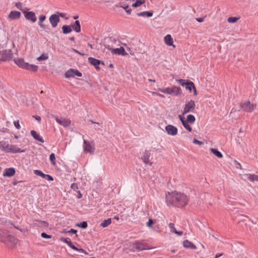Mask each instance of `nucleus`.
<instances>
[{"label": "nucleus", "mask_w": 258, "mask_h": 258, "mask_svg": "<svg viewBox=\"0 0 258 258\" xmlns=\"http://www.w3.org/2000/svg\"><path fill=\"white\" fill-rule=\"evenodd\" d=\"M189 198L183 193L174 191L166 195V201L168 204L180 207L187 204Z\"/></svg>", "instance_id": "nucleus-1"}, {"label": "nucleus", "mask_w": 258, "mask_h": 258, "mask_svg": "<svg viewBox=\"0 0 258 258\" xmlns=\"http://www.w3.org/2000/svg\"><path fill=\"white\" fill-rule=\"evenodd\" d=\"M0 149L6 153H17L25 152V150L19 148L17 145H10L4 141L0 142Z\"/></svg>", "instance_id": "nucleus-2"}, {"label": "nucleus", "mask_w": 258, "mask_h": 258, "mask_svg": "<svg viewBox=\"0 0 258 258\" xmlns=\"http://www.w3.org/2000/svg\"><path fill=\"white\" fill-rule=\"evenodd\" d=\"M14 60L15 63L22 69L33 72H36L38 70L37 66L29 64V63L25 62L22 58H19L15 59Z\"/></svg>", "instance_id": "nucleus-3"}, {"label": "nucleus", "mask_w": 258, "mask_h": 258, "mask_svg": "<svg viewBox=\"0 0 258 258\" xmlns=\"http://www.w3.org/2000/svg\"><path fill=\"white\" fill-rule=\"evenodd\" d=\"M158 90L166 94H172L178 96L181 93V89L178 87L173 86L171 88H166L164 89L159 88Z\"/></svg>", "instance_id": "nucleus-4"}, {"label": "nucleus", "mask_w": 258, "mask_h": 258, "mask_svg": "<svg viewBox=\"0 0 258 258\" xmlns=\"http://www.w3.org/2000/svg\"><path fill=\"white\" fill-rule=\"evenodd\" d=\"M83 149L85 152L93 154L95 151V144L92 141L84 140Z\"/></svg>", "instance_id": "nucleus-5"}, {"label": "nucleus", "mask_w": 258, "mask_h": 258, "mask_svg": "<svg viewBox=\"0 0 258 258\" xmlns=\"http://www.w3.org/2000/svg\"><path fill=\"white\" fill-rule=\"evenodd\" d=\"M196 108L195 102L192 100L186 102L184 104L183 110L182 111V115L188 113L193 112Z\"/></svg>", "instance_id": "nucleus-6"}, {"label": "nucleus", "mask_w": 258, "mask_h": 258, "mask_svg": "<svg viewBox=\"0 0 258 258\" xmlns=\"http://www.w3.org/2000/svg\"><path fill=\"white\" fill-rule=\"evenodd\" d=\"M132 247L138 251H142L143 250L148 249L146 245L142 241H136L132 243Z\"/></svg>", "instance_id": "nucleus-7"}, {"label": "nucleus", "mask_w": 258, "mask_h": 258, "mask_svg": "<svg viewBox=\"0 0 258 258\" xmlns=\"http://www.w3.org/2000/svg\"><path fill=\"white\" fill-rule=\"evenodd\" d=\"M241 107L245 111L250 112L255 109V106L251 104L250 101H246L241 103Z\"/></svg>", "instance_id": "nucleus-8"}, {"label": "nucleus", "mask_w": 258, "mask_h": 258, "mask_svg": "<svg viewBox=\"0 0 258 258\" xmlns=\"http://www.w3.org/2000/svg\"><path fill=\"white\" fill-rule=\"evenodd\" d=\"M82 77V74L77 70L70 69L68 70L65 73V77L67 78H73L75 76Z\"/></svg>", "instance_id": "nucleus-9"}, {"label": "nucleus", "mask_w": 258, "mask_h": 258, "mask_svg": "<svg viewBox=\"0 0 258 258\" xmlns=\"http://www.w3.org/2000/svg\"><path fill=\"white\" fill-rule=\"evenodd\" d=\"M54 118L58 124L62 125L64 127L69 126L71 123V120L67 118L60 117L59 118L56 116H54Z\"/></svg>", "instance_id": "nucleus-10"}, {"label": "nucleus", "mask_w": 258, "mask_h": 258, "mask_svg": "<svg viewBox=\"0 0 258 258\" xmlns=\"http://www.w3.org/2000/svg\"><path fill=\"white\" fill-rule=\"evenodd\" d=\"M23 13L26 19L31 21L33 23H35L36 21L37 18L33 12L27 11L26 9L25 10L23 11Z\"/></svg>", "instance_id": "nucleus-11"}, {"label": "nucleus", "mask_w": 258, "mask_h": 258, "mask_svg": "<svg viewBox=\"0 0 258 258\" xmlns=\"http://www.w3.org/2000/svg\"><path fill=\"white\" fill-rule=\"evenodd\" d=\"M6 239L7 243H5L11 246H15L18 242V240L13 235L8 234V233L7 235L6 236Z\"/></svg>", "instance_id": "nucleus-12"}, {"label": "nucleus", "mask_w": 258, "mask_h": 258, "mask_svg": "<svg viewBox=\"0 0 258 258\" xmlns=\"http://www.w3.org/2000/svg\"><path fill=\"white\" fill-rule=\"evenodd\" d=\"M165 131L170 136H174L177 134L178 129L176 127L171 124H168L165 127Z\"/></svg>", "instance_id": "nucleus-13"}, {"label": "nucleus", "mask_w": 258, "mask_h": 258, "mask_svg": "<svg viewBox=\"0 0 258 258\" xmlns=\"http://www.w3.org/2000/svg\"><path fill=\"white\" fill-rule=\"evenodd\" d=\"M49 22L53 28H55L59 22V15L57 14H52L49 18Z\"/></svg>", "instance_id": "nucleus-14"}, {"label": "nucleus", "mask_w": 258, "mask_h": 258, "mask_svg": "<svg viewBox=\"0 0 258 258\" xmlns=\"http://www.w3.org/2000/svg\"><path fill=\"white\" fill-rule=\"evenodd\" d=\"M112 54L121 55L123 56L127 55V53L125 51L123 47H120L117 48H109Z\"/></svg>", "instance_id": "nucleus-15"}, {"label": "nucleus", "mask_w": 258, "mask_h": 258, "mask_svg": "<svg viewBox=\"0 0 258 258\" xmlns=\"http://www.w3.org/2000/svg\"><path fill=\"white\" fill-rule=\"evenodd\" d=\"M178 118L182 123V125L187 130L188 132H191L192 130V127L190 126V124L186 121L184 116L182 115H179Z\"/></svg>", "instance_id": "nucleus-16"}, {"label": "nucleus", "mask_w": 258, "mask_h": 258, "mask_svg": "<svg viewBox=\"0 0 258 258\" xmlns=\"http://www.w3.org/2000/svg\"><path fill=\"white\" fill-rule=\"evenodd\" d=\"M34 173L35 174L40 176L43 178H45L49 181L53 180V177L49 174H45L43 173L41 170H34Z\"/></svg>", "instance_id": "nucleus-17"}, {"label": "nucleus", "mask_w": 258, "mask_h": 258, "mask_svg": "<svg viewBox=\"0 0 258 258\" xmlns=\"http://www.w3.org/2000/svg\"><path fill=\"white\" fill-rule=\"evenodd\" d=\"M10 57V53L7 50L0 51V61H6Z\"/></svg>", "instance_id": "nucleus-18"}, {"label": "nucleus", "mask_w": 258, "mask_h": 258, "mask_svg": "<svg viewBox=\"0 0 258 258\" xmlns=\"http://www.w3.org/2000/svg\"><path fill=\"white\" fill-rule=\"evenodd\" d=\"M21 16V13L17 11H11L9 16L8 18L10 20H16L19 19Z\"/></svg>", "instance_id": "nucleus-19"}, {"label": "nucleus", "mask_w": 258, "mask_h": 258, "mask_svg": "<svg viewBox=\"0 0 258 258\" xmlns=\"http://www.w3.org/2000/svg\"><path fill=\"white\" fill-rule=\"evenodd\" d=\"M151 156V153L149 151L146 150L143 153V155L142 157V159L145 164L150 163L151 165V163H150L149 158Z\"/></svg>", "instance_id": "nucleus-20"}, {"label": "nucleus", "mask_w": 258, "mask_h": 258, "mask_svg": "<svg viewBox=\"0 0 258 258\" xmlns=\"http://www.w3.org/2000/svg\"><path fill=\"white\" fill-rule=\"evenodd\" d=\"M183 245L186 248L191 249H196L197 248V246L193 243L188 240H185L183 241Z\"/></svg>", "instance_id": "nucleus-21"}, {"label": "nucleus", "mask_w": 258, "mask_h": 258, "mask_svg": "<svg viewBox=\"0 0 258 258\" xmlns=\"http://www.w3.org/2000/svg\"><path fill=\"white\" fill-rule=\"evenodd\" d=\"M15 173V170L14 168H9L5 169L4 173V176L11 177L13 176Z\"/></svg>", "instance_id": "nucleus-22"}, {"label": "nucleus", "mask_w": 258, "mask_h": 258, "mask_svg": "<svg viewBox=\"0 0 258 258\" xmlns=\"http://www.w3.org/2000/svg\"><path fill=\"white\" fill-rule=\"evenodd\" d=\"M164 42L168 46H172L174 47H175L173 44V38L169 34H168L164 37Z\"/></svg>", "instance_id": "nucleus-23"}, {"label": "nucleus", "mask_w": 258, "mask_h": 258, "mask_svg": "<svg viewBox=\"0 0 258 258\" xmlns=\"http://www.w3.org/2000/svg\"><path fill=\"white\" fill-rule=\"evenodd\" d=\"M89 62L92 65H93L95 68L97 70L99 69V65L100 63V61L98 59L93 57L88 58Z\"/></svg>", "instance_id": "nucleus-24"}, {"label": "nucleus", "mask_w": 258, "mask_h": 258, "mask_svg": "<svg viewBox=\"0 0 258 258\" xmlns=\"http://www.w3.org/2000/svg\"><path fill=\"white\" fill-rule=\"evenodd\" d=\"M186 89L189 90V91H191L192 89L194 91V95H196L197 94L196 87L192 82H187L186 87Z\"/></svg>", "instance_id": "nucleus-25"}, {"label": "nucleus", "mask_w": 258, "mask_h": 258, "mask_svg": "<svg viewBox=\"0 0 258 258\" xmlns=\"http://www.w3.org/2000/svg\"><path fill=\"white\" fill-rule=\"evenodd\" d=\"M244 176L248 180L251 182L257 181L258 179V175L254 174H246Z\"/></svg>", "instance_id": "nucleus-26"}, {"label": "nucleus", "mask_w": 258, "mask_h": 258, "mask_svg": "<svg viewBox=\"0 0 258 258\" xmlns=\"http://www.w3.org/2000/svg\"><path fill=\"white\" fill-rule=\"evenodd\" d=\"M31 135L35 140H38L42 143L44 142L43 139L39 136V134H37L36 131L34 130L31 131Z\"/></svg>", "instance_id": "nucleus-27"}, {"label": "nucleus", "mask_w": 258, "mask_h": 258, "mask_svg": "<svg viewBox=\"0 0 258 258\" xmlns=\"http://www.w3.org/2000/svg\"><path fill=\"white\" fill-rule=\"evenodd\" d=\"M169 227L170 229L171 232L174 233L179 236H181L182 234V231H178L176 230V228L174 227V224L170 223L169 224Z\"/></svg>", "instance_id": "nucleus-28"}, {"label": "nucleus", "mask_w": 258, "mask_h": 258, "mask_svg": "<svg viewBox=\"0 0 258 258\" xmlns=\"http://www.w3.org/2000/svg\"><path fill=\"white\" fill-rule=\"evenodd\" d=\"M7 235V232L6 231L0 230V241L3 243H7L6 236Z\"/></svg>", "instance_id": "nucleus-29"}, {"label": "nucleus", "mask_w": 258, "mask_h": 258, "mask_svg": "<svg viewBox=\"0 0 258 258\" xmlns=\"http://www.w3.org/2000/svg\"><path fill=\"white\" fill-rule=\"evenodd\" d=\"M72 27L76 32L78 33L81 31V26L79 21H76L75 24L72 26Z\"/></svg>", "instance_id": "nucleus-30"}, {"label": "nucleus", "mask_w": 258, "mask_h": 258, "mask_svg": "<svg viewBox=\"0 0 258 258\" xmlns=\"http://www.w3.org/2000/svg\"><path fill=\"white\" fill-rule=\"evenodd\" d=\"M210 150L212 153L216 156L217 157L219 158H221L223 157L222 154L220 152L218 151V150H217L216 149L211 148Z\"/></svg>", "instance_id": "nucleus-31"}, {"label": "nucleus", "mask_w": 258, "mask_h": 258, "mask_svg": "<svg viewBox=\"0 0 258 258\" xmlns=\"http://www.w3.org/2000/svg\"><path fill=\"white\" fill-rule=\"evenodd\" d=\"M62 30L64 34H68L71 32L72 31V26L69 25H63L62 27Z\"/></svg>", "instance_id": "nucleus-32"}, {"label": "nucleus", "mask_w": 258, "mask_h": 258, "mask_svg": "<svg viewBox=\"0 0 258 258\" xmlns=\"http://www.w3.org/2000/svg\"><path fill=\"white\" fill-rule=\"evenodd\" d=\"M185 121L189 122L190 124H192L196 121V118L194 115L192 114H188L187 116Z\"/></svg>", "instance_id": "nucleus-33"}, {"label": "nucleus", "mask_w": 258, "mask_h": 258, "mask_svg": "<svg viewBox=\"0 0 258 258\" xmlns=\"http://www.w3.org/2000/svg\"><path fill=\"white\" fill-rule=\"evenodd\" d=\"M60 240L62 242L67 244L72 249H76V246L72 244V242L71 241L68 240L67 239L64 238H61Z\"/></svg>", "instance_id": "nucleus-34"}, {"label": "nucleus", "mask_w": 258, "mask_h": 258, "mask_svg": "<svg viewBox=\"0 0 258 258\" xmlns=\"http://www.w3.org/2000/svg\"><path fill=\"white\" fill-rule=\"evenodd\" d=\"M46 19V16L41 15L39 17V25L41 28H45V26L42 24L44 21Z\"/></svg>", "instance_id": "nucleus-35"}, {"label": "nucleus", "mask_w": 258, "mask_h": 258, "mask_svg": "<svg viewBox=\"0 0 258 258\" xmlns=\"http://www.w3.org/2000/svg\"><path fill=\"white\" fill-rule=\"evenodd\" d=\"M139 16L150 17L153 16V13L149 11L142 12L138 14Z\"/></svg>", "instance_id": "nucleus-36"}, {"label": "nucleus", "mask_w": 258, "mask_h": 258, "mask_svg": "<svg viewBox=\"0 0 258 258\" xmlns=\"http://www.w3.org/2000/svg\"><path fill=\"white\" fill-rule=\"evenodd\" d=\"M145 2L146 0H137L135 3L133 4L132 7L134 8H137L145 4Z\"/></svg>", "instance_id": "nucleus-37"}, {"label": "nucleus", "mask_w": 258, "mask_h": 258, "mask_svg": "<svg viewBox=\"0 0 258 258\" xmlns=\"http://www.w3.org/2000/svg\"><path fill=\"white\" fill-rule=\"evenodd\" d=\"M111 223V219L109 218L106 220H104L101 224L100 225L102 227H106L108 225H109Z\"/></svg>", "instance_id": "nucleus-38"}, {"label": "nucleus", "mask_w": 258, "mask_h": 258, "mask_svg": "<svg viewBox=\"0 0 258 258\" xmlns=\"http://www.w3.org/2000/svg\"><path fill=\"white\" fill-rule=\"evenodd\" d=\"M239 19V17H230L227 19V21L229 23H236Z\"/></svg>", "instance_id": "nucleus-39"}, {"label": "nucleus", "mask_w": 258, "mask_h": 258, "mask_svg": "<svg viewBox=\"0 0 258 258\" xmlns=\"http://www.w3.org/2000/svg\"><path fill=\"white\" fill-rule=\"evenodd\" d=\"M48 56L47 54H42L39 57H37V59L38 61L44 60L47 59Z\"/></svg>", "instance_id": "nucleus-40"}, {"label": "nucleus", "mask_w": 258, "mask_h": 258, "mask_svg": "<svg viewBox=\"0 0 258 258\" xmlns=\"http://www.w3.org/2000/svg\"><path fill=\"white\" fill-rule=\"evenodd\" d=\"M49 159L51 162L52 165H55V156L54 153H52L50 154Z\"/></svg>", "instance_id": "nucleus-41"}, {"label": "nucleus", "mask_w": 258, "mask_h": 258, "mask_svg": "<svg viewBox=\"0 0 258 258\" xmlns=\"http://www.w3.org/2000/svg\"><path fill=\"white\" fill-rule=\"evenodd\" d=\"M15 6L16 7V8L17 9H18L20 10L21 11H22V12H23V10H25L26 9V8L23 9L22 5L20 2L16 3V5H15Z\"/></svg>", "instance_id": "nucleus-42"}, {"label": "nucleus", "mask_w": 258, "mask_h": 258, "mask_svg": "<svg viewBox=\"0 0 258 258\" xmlns=\"http://www.w3.org/2000/svg\"><path fill=\"white\" fill-rule=\"evenodd\" d=\"M77 225L83 228H86L87 227L88 224L86 222L84 221L83 222H81V223L78 224Z\"/></svg>", "instance_id": "nucleus-43"}, {"label": "nucleus", "mask_w": 258, "mask_h": 258, "mask_svg": "<svg viewBox=\"0 0 258 258\" xmlns=\"http://www.w3.org/2000/svg\"><path fill=\"white\" fill-rule=\"evenodd\" d=\"M154 223V222L153 221V220L151 218H150L149 219V221L147 223L146 225H147V226L149 227V228H151L152 227V225Z\"/></svg>", "instance_id": "nucleus-44"}, {"label": "nucleus", "mask_w": 258, "mask_h": 258, "mask_svg": "<svg viewBox=\"0 0 258 258\" xmlns=\"http://www.w3.org/2000/svg\"><path fill=\"white\" fill-rule=\"evenodd\" d=\"M119 7L122 8L123 9H128L129 7L128 5L125 4L123 3H119Z\"/></svg>", "instance_id": "nucleus-45"}, {"label": "nucleus", "mask_w": 258, "mask_h": 258, "mask_svg": "<svg viewBox=\"0 0 258 258\" xmlns=\"http://www.w3.org/2000/svg\"><path fill=\"white\" fill-rule=\"evenodd\" d=\"M71 187L72 189L75 191H77L78 189V186L76 183H72L71 185Z\"/></svg>", "instance_id": "nucleus-46"}, {"label": "nucleus", "mask_w": 258, "mask_h": 258, "mask_svg": "<svg viewBox=\"0 0 258 258\" xmlns=\"http://www.w3.org/2000/svg\"><path fill=\"white\" fill-rule=\"evenodd\" d=\"M177 81L178 82L179 84L182 86L186 85L187 83V82H185V80L183 79H179L177 80Z\"/></svg>", "instance_id": "nucleus-47"}, {"label": "nucleus", "mask_w": 258, "mask_h": 258, "mask_svg": "<svg viewBox=\"0 0 258 258\" xmlns=\"http://www.w3.org/2000/svg\"><path fill=\"white\" fill-rule=\"evenodd\" d=\"M14 124L17 129L19 130L21 128L19 120L14 121Z\"/></svg>", "instance_id": "nucleus-48"}, {"label": "nucleus", "mask_w": 258, "mask_h": 258, "mask_svg": "<svg viewBox=\"0 0 258 258\" xmlns=\"http://www.w3.org/2000/svg\"><path fill=\"white\" fill-rule=\"evenodd\" d=\"M41 236L42 238H50L51 237V235H48L45 232L42 233Z\"/></svg>", "instance_id": "nucleus-49"}, {"label": "nucleus", "mask_w": 258, "mask_h": 258, "mask_svg": "<svg viewBox=\"0 0 258 258\" xmlns=\"http://www.w3.org/2000/svg\"><path fill=\"white\" fill-rule=\"evenodd\" d=\"M193 143L199 145H202L203 144V143L202 142L196 139H194Z\"/></svg>", "instance_id": "nucleus-50"}, {"label": "nucleus", "mask_w": 258, "mask_h": 258, "mask_svg": "<svg viewBox=\"0 0 258 258\" xmlns=\"http://www.w3.org/2000/svg\"><path fill=\"white\" fill-rule=\"evenodd\" d=\"M74 250H77V251H78L80 252H82V253H86V252L85 251L82 249V248H78L77 247H76V249H73Z\"/></svg>", "instance_id": "nucleus-51"}, {"label": "nucleus", "mask_w": 258, "mask_h": 258, "mask_svg": "<svg viewBox=\"0 0 258 258\" xmlns=\"http://www.w3.org/2000/svg\"><path fill=\"white\" fill-rule=\"evenodd\" d=\"M196 19L199 22H203L204 21V18H198Z\"/></svg>", "instance_id": "nucleus-52"}, {"label": "nucleus", "mask_w": 258, "mask_h": 258, "mask_svg": "<svg viewBox=\"0 0 258 258\" xmlns=\"http://www.w3.org/2000/svg\"><path fill=\"white\" fill-rule=\"evenodd\" d=\"M77 231L75 229H71L69 231V232L70 233H76Z\"/></svg>", "instance_id": "nucleus-53"}, {"label": "nucleus", "mask_w": 258, "mask_h": 258, "mask_svg": "<svg viewBox=\"0 0 258 258\" xmlns=\"http://www.w3.org/2000/svg\"><path fill=\"white\" fill-rule=\"evenodd\" d=\"M34 117H35V118L37 120H38V121H40L41 120V117H40V116H34Z\"/></svg>", "instance_id": "nucleus-54"}, {"label": "nucleus", "mask_w": 258, "mask_h": 258, "mask_svg": "<svg viewBox=\"0 0 258 258\" xmlns=\"http://www.w3.org/2000/svg\"><path fill=\"white\" fill-rule=\"evenodd\" d=\"M124 10H125L127 14H131V9H129V8H128V9H124Z\"/></svg>", "instance_id": "nucleus-55"}, {"label": "nucleus", "mask_w": 258, "mask_h": 258, "mask_svg": "<svg viewBox=\"0 0 258 258\" xmlns=\"http://www.w3.org/2000/svg\"><path fill=\"white\" fill-rule=\"evenodd\" d=\"M222 253H217L215 256V258H218L221 256L222 255Z\"/></svg>", "instance_id": "nucleus-56"}, {"label": "nucleus", "mask_w": 258, "mask_h": 258, "mask_svg": "<svg viewBox=\"0 0 258 258\" xmlns=\"http://www.w3.org/2000/svg\"><path fill=\"white\" fill-rule=\"evenodd\" d=\"M57 15H59V17L60 16L61 17H64L65 16L64 13H58Z\"/></svg>", "instance_id": "nucleus-57"}, {"label": "nucleus", "mask_w": 258, "mask_h": 258, "mask_svg": "<svg viewBox=\"0 0 258 258\" xmlns=\"http://www.w3.org/2000/svg\"><path fill=\"white\" fill-rule=\"evenodd\" d=\"M152 94L154 96H158V93L155 92H152Z\"/></svg>", "instance_id": "nucleus-58"}, {"label": "nucleus", "mask_w": 258, "mask_h": 258, "mask_svg": "<svg viewBox=\"0 0 258 258\" xmlns=\"http://www.w3.org/2000/svg\"><path fill=\"white\" fill-rule=\"evenodd\" d=\"M78 194H79V196H78V198L79 199H80V198H82V194H81L80 191H78Z\"/></svg>", "instance_id": "nucleus-59"}, {"label": "nucleus", "mask_w": 258, "mask_h": 258, "mask_svg": "<svg viewBox=\"0 0 258 258\" xmlns=\"http://www.w3.org/2000/svg\"><path fill=\"white\" fill-rule=\"evenodd\" d=\"M158 96L160 97H162V98H164V96L161 94H160V93H158Z\"/></svg>", "instance_id": "nucleus-60"}, {"label": "nucleus", "mask_w": 258, "mask_h": 258, "mask_svg": "<svg viewBox=\"0 0 258 258\" xmlns=\"http://www.w3.org/2000/svg\"><path fill=\"white\" fill-rule=\"evenodd\" d=\"M148 81H149V82H155V80H152V79H148Z\"/></svg>", "instance_id": "nucleus-61"}, {"label": "nucleus", "mask_w": 258, "mask_h": 258, "mask_svg": "<svg viewBox=\"0 0 258 258\" xmlns=\"http://www.w3.org/2000/svg\"><path fill=\"white\" fill-rule=\"evenodd\" d=\"M73 50H74V51L75 52H76V53H79V54H81V53H80V52H79L77 50H76V49H74Z\"/></svg>", "instance_id": "nucleus-62"}, {"label": "nucleus", "mask_w": 258, "mask_h": 258, "mask_svg": "<svg viewBox=\"0 0 258 258\" xmlns=\"http://www.w3.org/2000/svg\"><path fill=\"white\" fill-rule=\"evenodd\" d=\"M88 46H89L91 49H92V48H93V46H92V44H90V43H89V44H88Z\"/></svg>", "instance_id": "nucleus-63"}, {"label": "nucleus", "mask_w": 258, "mask_h": 258, "mask_svg": "<svg viewBox=\"0 0 258 258\" xmlns=\"http://www.w3.org/2000/svg\"><path fill=\"white\" fill-rule=\"evenodd\" d=\"M14 138H15V139H18V136H17V135H15V136H14Z\"/></svg>", "instance_id": "nucleus-64"}]
</instances>
